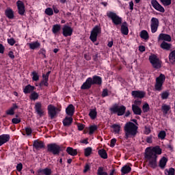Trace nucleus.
<instances>
[{
	"instance_id": "1",
	"label": "nucleus",
	"mask_w": 175,
	"mask_h": 175,
	"mask_svg": "<svg viewBox=\"0 0 175 175\" xmlns=\"http://www.w3.org/2000/svg\"><path fill=\"white\" fill-rule=\"evenodd\" d=\"M161 154H162V149L159 146L146 148L144 158L146 162H148V166H150V167L157 169L158 166V155H161Z\"/></svg>"
},
{
	"instance_id": "2",
	"label": "nucleus",
	"mask_w": 175,
	"mask_h": 175,
	"mask_svg": "<svg viewBox=\"0 0 175 175\" xmlns=\"http://www.w3.org/2000/svg\"><path fill=\"white\" fill-rule=\"evenodd\" d=\"M125 139L135 137L137 135V126L132 122H127L124 126Z\"/></svg>"
},
{
	"instance_id": "3",
	"label": "nucleus",
	"mask_w": 175,
	"mask_h": 175,
	"mask_svg": "<svg viewBox=\"0 0 175 175\" xmlns=\"http://www.w3.org/2000/svg\"><path fill=\"white\" fill-rule=\"evenodd\" d=\"M47 151L53 155H59L62 151H64V148L55 143H52L47 145Z\"/></svg>"
},
{
	"instance_id": "4",
	"label": "nucleus",
	"mask_w": 175,
	"mask_h": 175,
	"mask_svg": "<svg viewBox=\"0 0 175 175\" xmlns=\"http://www.w3.org/2000/svg\"><path fill=\"white\" fill-rule=\"evenodd\" d=\"M101 33H102V27H100V25L94 26L90 33V40L93 43H95V42L98 40V36L100 35Z\"/></svg>"
},
{
	"instance_id": "5",
	"label": "nucleus",
	"mask_w": 175,
	"mask_h": 175,
	"mask_svg": "<svg viewBox=\"0 0 175 175\" xmlns=\"http://www.w3.org/2000/svg\"><path fill=\"white\" fill-rule=\"evenodd\" d=\"M112 114H117V116H121L125 114L126 111V107L124 105L118 106V105H113L109 109Z\"/></svg>"
},
{
	"instance_id": "6",
	"label": "nucleus",
	"mask_w": 175,
	"mask_h": 175,
	"mask_svg": "<svg viewBox=\"0 0 175 175\" xmlns=\"http://www.w3.org/2000/svg\"><path fill=\"white\" fill-rule=\"evenodd\" d=\"M107 17H109V18H111L114 25H121V24H122V18L120 17V16L117 15V14H116L115 12H107Z\"/></svg>"
},
{
	"instance_id": "7",
	"label": "nucleus",
	"mask_w": 175,
	"mask_h": 175,
	"mask_svg": "<svg viewBox=\"0 0 175 175\" xmlns=\"http://www.w3.org/2000/svg\"><path fill=\"white\" fill-rule=\"evenodd\" d=\"M149 61L154 69H161L162 68V62L156 55H151L149 57Z\"/></svg>"
},
{
	"instance_id": "8",
	"label": "nucleus",
	"mask_w": 175,
	"mask_h": 175,
	"mask_svg": "<svg viewBox=\"0 0 175 175\" xmlns=\"http://www.w3.org/2000/svg\"><path fill=\"white\" fill-rule=\"evenodd\" d=\"M166 80V77L163 74H160V75L156 78V83L154 85V89L156 91H162V87L163 86V83Z\"/></svg>"
},
{
	"instance_id": "9",
	"label": "nucleus",
	"mask_w": 175,
	"mask_h": 175,
	"mask_svg": "<svg viewBox=\"0 0 175 175\" xmlns=\"http://www.w3.org/2000/svg\"><path fill=\"white\" fill-rule=\"evenodd\" d=\"M57 110L61 111V109L55 108L54 105H48V116H49L51 120H53L54 117L57 116Z\"/></svg>"
},
{
	"instance_id": "10",
	"label": "nucleus",
	"mask_w": 175,
	"mask_h": 175,
	"mask_svg": "<svg viewBox=\"0 0 175 175\" xmlns=\"http://www.w3.org/2000/svg\"><path fill=\"white\" fill-rule=\"evenodd\" d=\"M158 27H159V20L157 18H152L150 24L152 33H155L158 31Z\"/></svg>"
},
{
	"instance_id": "11",
	"label": "nucleus",
	"mask_w": 175,
	"mask_h": 175,
	"mask_svg": "<svg viewBox=\"0 0 175 175\" xmlns=\"http://www.w3.org/2000/svg\"><path fill=\"white\" fill-rule=\"evenodd\" d=\"M62 31V34L65 38H68V36H72V35H73V29L68 25H64Z\"/></svg>"
},
{
	"instance_id": "12",
	"label": "nucleus",
	"mask_w": 175,
	"mask_h": 175,
	"mask_svg": "<svg viewBox=\"0 0 175 175\" xmlns=\"http://www.w3.org/2000/svg\"><path fill=\"white\" fill-rule=\"evenodd\" d=\"M16 6L18 8V13L20 16H24L25 13V5H24V2L18 0L16 2Z\"/></svg>"
},
{
	"instance_id": "13",
	"label": "nucleus",
	"mask_w": 175,
	"mask_h": 175,
	"mask_svg": "<svg viewBox=\"0 0 175 175\" xmlns=\"http://www.w3.org/2000/svg\"><path fill=\"white\" fill-rule=\"evenodd\" d=\"M151 5L155 10H157L158 12H160L161 13H165V8L159 4L158 1L157 0H151Z\"/></svg>"
},
{
	"instance_id": "14",
	"label": "nucleus",
	"mask_w": 175,
	"mask_h": 175,
	"mask_svg": "<svg viewBox=\"0 0 175 175\" xmlns=\"http://www.w3.org/2000/svg\"><path fill=\"white\" fill-rule=\"evenodd\" d=\"M131 95L135 99H143L146 96V93L141 90H134L131 92Z\"/></svg>"
},
{
	"instance_id": "15",
	"label": "nucleus",
	"mask_w": 175,
	"mask_h": 175,
	"mask_svg": "<svg viewBox=\"0 0 175 175\" xmlns=\"http://www.w3.org/2000/svg\"><path fill=\"white\" fill-rule=\"evenodd\" d=\"M92 85V78L88 77L81 86V90H90Z\"/></svg>"
},
{
	"instance_id": "16",
	"label": "nucleus",
	"mask_w": 175,
	"mask_h": 175,
	"mask_svg": "<svg viewBox=\"0 0 175 175\" xmlns=\"http://www.w3.org/2000/svg\"><path fill=\"white\" fill-rule=\"evenodd\" d=\"M33 148H36V150H39L44 148L46 147V145H44V142H43L42 141L36 139L33 141Z\"/></svg>"
},
{
	"instance_id": "17",
	"label": "nucleus",
	"mask_w": 175,
	"mask_h": 175,
	"mask_svg": "<svg viewBox=\"0 0 175 175\" xmlns=\"http://www.w3.org/2000/svg\"><path fill=\"white\" fill-rule=\"evenodd\" d=\"M159 42L163 40V42H172V36L169 34L161 33L158 37Z\"/></svg>"
},
{
	"instance_id": "18",
	"label": "nucleus",
	"mask_w": 175,
	"mask_h": 175,
	"mask_svg": "<svg viewBox=\"0 0 175 175\" xmlns=\"http://www.w3.org/2000/svg\"><path fill=\"white\" fill-rule=\"evenodd\" d=\"M34 109L38 116L40 117H43V114H44V111L42 109V103H36L34 107Z\"/></svg>"
},
{
	"instance_id": "19",
	"label": "nucleus",
	"mask_w": 175,
	"mask_h": 175,
	"mask_svg": "<svg viewBox=\"0 0 175 175\" xmlns=\"http://www.w3.org/2000/svg\"><path fill=\"white\" fill-rule=\"evenodd\" d=\"M10 140V135L9 134H3L0 135V147L3 146L5 143H8Z\"/></svg>"
},
{
	"instance_id": "20",
	"label": "nucleus",
	"mask_w": 175,
	"mask_h": 175,
	"mask_svg": "<svg viewBox=\"0 0 175 175\" xmlns=\"http://www.w3.org/2000/svg\"><path fill=\"white\" fill-rule=\"evenodd\" d=\"M92 83L93 85H102V77L97 75L93 76L92 78Z\"/></svg>"
},
{
	"instance_id": "21",
	"label": "nucleus",
	"mask_w": 175,
	"mask_h": 175,
	"mask_svg": "<svg viewBox=\"0 0 175 175\" xmlns=\"http://www.w3.org/2000/svg\"><path fill=\"white\" fill-rule=\"evenodd\" d=\"M75 106L72 104H70L66 109V113L70 117H73L75 114Z\"/></svg>"
},
{
	"instance_id": "22",
	"label": "nucleus",
	"mask_w": 175,
	"mask_h": 175,
	"mask_svg": "<svg viewBox=\"0 0 175 175\" xmlns=\"http://www.w3.org/2000/svg\"><path fill=\"white\" fill-rule=\"evenodd\" d=\"M5 15L9 20H13L14 18V11L12 8H7L5 10Z\"/></svg>"
},
{
	"instance_id": "23",
	"label": "nucleus",
	"mask_w": 175,
	"mask_h": 175,
	"mask_svg": "<svg viewBox=\"0 0 175 175\" xmlns=\"http://www.w3.org/2000/svg\"><path fill=\"white\" fill-rule=\"evenodd\" d=\"M35 90H36V88H35V86H32L29 84L27 85L25 88H23V92L24 94H25V95H27V94H32V92H33Z\"/></svg>"
},
{
	"instance_id": "24",
	"label": "nucleus",
	"mask_w": 175,
	"mask_h": 175,
	"mask_svg": "<svg viewBox=\"0 0 175 175\" xmlns=\"http://www.w3.org/2000/svg\"><path fill=\"white\" fill-rule=\"evenodd\" d=\"M121 33L122 35H128L129 33V29L128 28V23L126 22H124L121 25Z\"/></svg>"
},
{
	"instance_id": "25",
	"label": "nucleus",
	"mask_w": 175,
	"mask_h": 175,
	"mask_svg": "<svg viewBox=\"0 0 175 175\" xmlns=\"http://www.w3.org/2000/svg\"><path fill=\"white\" fill-rule=\"evenodd\" d=\"M38 173V174L51 175L53 171L51 170V168L46 167L44 169H39Z\"/></svg>"
},
{
	"instance_id": "26",
	"label": "nucleus",
	"mask_w": 175,
	"mask_h": 175,
	"mask_svg": "<svg viewBox=\"0 0 175 175\" xmlns=\"http://www.w3.org/2000/svg\"><path fill=\"white\" fill-rule=\"evenodd\" d=\"M72 122H73V118H72V116H66L63 120V125L64 126H70Z\"/></svg>"
},
{
	"instance_id": "27",
	"label": "nucleus",
	"mask_w": 175,
	"mask_h": 175,
	"mask_svg": "<svg viewBox=\"0 0 175 175\" xmlns=\"http://www.w3.org/2000/svg\"><path fill=\"white\" fill-rule=\"evenodd\" d=\"M166 163H167V158H166L165 157H163L160 159L159 163V166L161 169V170H163V169L166 167Z\"/></svg>"
},
{
	"instance_id": "28",
	"label": "nucleus",
	"mask_w": 175,
	"mask_h": 175,
	"mask_svg": "<svg viewBox=\"0 0 175 175\" xmlns=\"http://www.w3.org/2000/svg\"><path fill=\"white\" fill-rule=\"evenodd\" d=\"M120 172L122 174H128V173L132 172V167L128 165H125L122 167Z\"/></svg>"
},
{
	"instance_id": "29",
	"label": "nucleus",
	"mask_w": 175,
	"mask_h": 175,
	"mask_svg": "<svg viewBox=\"0 0 175 175\" xmlns=\"http://www.w3.org/2000/svg\"><path fill=\"white\" fill-rule=\"evenodd\" d=\"M66 152L71 157H76L77 155V149H73L72 147H67Z\"/></svg>"
},
{
	"instance_id": "30",
	"label": "nucleus",
	"mask_w": 175,
	"mask_h": 175,
	"mask_svg": "<svg viewBox=\"0 0 175 175\" xmlns=\"http://www.w3.org/2000/svg\"><path fill=\"white\" fill-rule=\"evenodd\" d=\"M160 47L161 49H163V50H166L167 51H169V50L172 49V44H169L166 42V41H163L160 45Z\"/></svg>"
},
{
	"instance_id": "31",
	"label": "nucleus",
	"mask_w": 175,
	"mask_h": 175,
	"mask_svg": "<svg viewBox=\"0 0 175 175\" xmlns=\"http://www.w3.org/2000/svg\"><path fill=\"white\" fill-rule=\"evenodd\" d=\"M29 47L30 50H36L40 47V43L38 41L29 43Z\"/></svg>"
},
{
	"instance_id": "32",
	"label": "nucleus",
	"mask_w": 175,
	"mask_h": 175,
	"mask_svg": "<svg viewBox=\"0 0 175 175\" xmlns=\"http://www.w3.org/2000/svg\"><path fill=\"white\" fill-rule=\"evenodd\" d=\"M132 110L135 116H142V108L137 105H132Z\"/></svg>"
},
{
	"instance_id": "33",
	"label": "nucleus",
	"mask_w": 175,
	"mask_h": 175,
	"mask_svg": "<svg viewBox=\"0 0 175 175\" xmlns=\"http://www.w3.org/2000/svg\"><path fill=\"white\" fill-rule=\"evenodd\" d=\"M89 117H90L91 120H95L96 118V116H98V112L96 111V108L91 109L90 110Z\"/></svg>"
},
{
	"instance_id": "34",
	"label": "nucleus",
	"mask_w": 175,
	"mask_h": 175,
	"mask_svg": "<svg viewBox=\"0 0 175 175\" xmlns=\"http://www.w3.org/2000/svg\"><path fill=\"white\" fill-rule=\"evenodd\" d=\"M98 154L100 158H103V159H107V152H106V150L100 149L98 151Z\"/></svg>"
},
{
	"instance_id": "35",
	"label": "nucleus",
	"mask_w": 175,
	"mask_h": 175,
	"mask_svg": "<svg viewBox=\"0 0 175 175\" xmlns=\"http://www.w3.org/2000/svg\"><path fill=\"white\" fill-rule=\"evenodd\" d=\"M111 128L113 129L114 133L117 135L120 134V131H121V126L120 124H113L111 126Z\"/></svg>"
},
{
	"instance_id": "36",
	"label": "nucleus",
	"mask_w": 175,
	"mask_h": 175,
	"mask_svg": "<svg viewBox=\"0 0 175 175\" xmlns=\"http://www.w3.org/2000/svg\"><path fill=\"white\" fill-rule=\"evenodd\" d=\"M140 38L144 39V40H148L150 36H148V32L146 30H142L140 33Z\"/></svg>"
},
{
	"instance_id": "37",
	"label": "nucleus",
	"mask_w": 175,
	"mask_h": 175,
	"mask_svg": "<svg viewBox=\"0 0 175 175\" xmlns=\"http://www.w3.org/2000/svg\"><path fill=\"white\" fill-rule=\"evenodd\" d=\"M59 31H61V25L56 24L54 25L52 27V32L53 33H54L55 35H57V33H58V32H59Z\"/></svg>"
},
{
	"instance_id": "38",
	"label": "nucleus",
	"mask_w": 175,
	"mask_h": 175,
	"mask_svg": "<svg viewBox=\"0 0 175 175\" xmlns=\"http://www.w3.org/2000/svg\"><path fill=\"white\" fill-rule=\"evenodd\" d=\"M29 99L31 100H37V99H39V94L35 91L32 92L29 96Z\"/></svg>"
},
{
	"instance_id": "39",
	"label": "nucleus",
	"mask_w": 175,
	"mask_h": 175,
	"mask_svg": "<svg viewBox=\"0 0 175 175\" xmlns=\"http://www.w3.org/2000/svg\"><path fill=\"white\" fill-rule=\"evenodd\" d=\"M31 76L33 81H39L40 76L36 71H33L31 72Z\"/></svg>"
},
{
	"instance_id": "40",
	"label": "nucleus",
	"mask_w": 175,
	"mask_h": 175,
	"mask_svg": "<svg viewBox=\"0 0 175 175\" xmlns=\"http://www.w3.org/2000/svg\"><path fill=\"white\" fill-rule=\"evenodd\" d=\"M165 175H174L175 174V170L173 167H170L168 170L165 169L164 171Z\"/></svg>"
},
{
	"instance_id": "41",
	"label": "nucleus",
	"mask_w": 175,
	"mask_h": 175,
	"mask_svg": "<svg viewBox=\"0 0 175 175\" xmlns=\"http://www.w3.org/2000/svg\"><path fill=\"white\" fill-rule=\"evenodd\" d=\"M92 154V148L91 147H88L85 148L84 150V155L85 157H90Z\"/></svg>"
},
{
	"instance_id": "42",
	"label": "nucleus",
	"mask_w": 175,
	"mask_h": 175,
	"mask_svg": "<svg viewBox=\"0 0 175 175\" xmlns=\"http://www.w3.org/2000/svg\"><path fill=\"white\" fill-rule=\"evenodd\" d=\"M95 131H98V126L96 125H92L89 128V135H94Z\"/></svg>"
},
{
	"instance_id": "43",
	"label": "nucleus",
	"mask_w": 175,
	"mask_h": 175,
	"mask_svg": "<svg viewBox=\"0 0 175 175\" xmlns=\"http://www.w3.org/2000/svg\"><path fill=\"white\" fill-rule=\"evenodd\" d=\"M43 79L39 83L40 87H49V79H46V78H42Z\"/></svg>"
},
{
	"instance_id": "44",
	"label": "nucleus",
	"mask_w": 175,
	"mask_h": 175,
	"mask_svg": "<svg viewBox=\"0 0 175 175\" xmlns=\"http://www.w3.org/2000/svg\"><path fill=\"white\" fill-rule=\"evenodd\" d=\"M169 59L170 62H175V50L172 51L169 55Z\"/></svg>"
},
{
	"instance_id": "45",
	"label": "nucleus",
	"mask_w": 175,
	"mask_h": 175,
	"mask_svg": "<svg viewBox=\"0 0 175 175\" xmlns=\"http://www.w3.org/2000/svg\"><path fill=\"white\" fill-rule=\"evenodd\" d=\"M142 110L144 113H148V111H150V105H148V103H146L142 106Z\"/></svg>"
},
{
	"instance_id": "46",
	"label": "nucleus",
	"mask_w": 175,
	"mask_h": 175,
	"mask_svg": "<svg viewBox=\"0 0 175 175\" xmlns=\"http://www.w3.org/2000/svg\"><path fill=\"white\" fill-rule=\"evenodd\" d=\"M161 109L163 111L164 114H167L169 110H170V105H164L162 106Z\"/></svg>"
},
{
	"instance_id": "47",
	"label": "nucleus",
	"mask_w": 175,
	"mask_h": 175,
	"mask_svg": "<svg viewBox=\"0 0 175 175\" xmlns=\"http://www.w3.org/2000/svg\"><path fill=\"white\" fill-rule=\"evenodd\" d=\"M159 139H161V140H163L166 137V131H161L158 134Z\"/></svg>"
},
{
	"instance_id": "48",
	"label": "nucleus",
	"mask_w": 175,
	"mask_h": 175,
	"mask_svg": "<svg viewBox=\"0 0 175 175\" xmlns=\"http://www.w3.org/2000/svg\"><path fill=\"white\" fill-rule=\"evenodd\" d=\"M98 175H107V172L103 171V167H99L97 170Z\"/></svg>"
},
{
	"instance_id": "49",
	"label": "nucleus",
	"mask_w": 175,
	"mask_h": 175,
	"mask_svg": "<svg viewBox=\"0 0 175 175\" xmlns=\"http://www.w3.org/2000/svg\"><path fill=\"white\" fill-rule=\"evenodd\" d=\"M161 99L165 100L169 98V96L170 95V94L169 93V92L165 91L161 93Z\"/></svg>"
},
{
	"instance_id": "50",
	"label": "nucleus",
	"mask_w": 175,
	"mask_h": 175,
	"mask_svg": "<svg viewBox=\"0 0 175 175\" xmlns=\"http://www.w3.org/2000/svg\"><path fill=\"white\" fill-rule=\"evenodd\" d=\"M45 13L47 14V16H53V14H54V11L51 8H47L45 10Z\"/></svg>"
},
{
	"instance_id": "51",
	"label": "nucleus",
	"mask_w": 175,
	"mask_h": 175,
	"mask_svg": "<svg viewBox=\"0 0 175 175\" xmlns=\"http://www.w3.org/2000/svg\"><path fill=\"white\" fill-rule=\"evenodd\" d=\"M160 2H161L164 6H169L172 5V0H160Z\"/></svg>"
},
{
	"instance_id": "52",
	"label": "nucleus",
	"mask_w": 175,
	"mask_h": 175,
	"mask_svg": "<svg viewBox=\"0 0 175 175\" xmlns=\"http://www.w3.org/2000/svg\"><path fill=\"white\" fill-rule=\"evenodd\" d=\"M101 96L102 98H106V96H109V90H107V88L103 90Z\"/></svg>"
},
{
	"instance_id": "53",
	"label": "nucleus",
	"mask_w": 175,
	"mask_h": 175,
	"mask_svg": "<svg viewBox=\"0 0 175 175\" xmlns=\"http://www.w3.org/2000/svg\"><path fill=\"white\" fill-rule=\"evenodd\" d=\"M7 40L10 46H14V44H16V40H14V38H8Z\"/></svg>"
},
{
	"instance_id": "54",
	"label": "nucleus",
	"mask_w": 175,
	"mask_h": 175,
	"mask_svg": "<svg viewBox=\"0 0 175 175\" xmlns=\"http://www.w3.org/2000/svg\"><path fill=\"white\" fill-rule=\"evenodd\" d=\"M12 122L15 124H20L21 122V118H14L12 119Z\"/></svg>"
},
{
	"instance_id": "55",
	"label": "nucleus",
	"mask_w": 175,
	"mask_h": 175,
	"mask_svg": "<svg viewBox=\"0 0 175 175\" xmlns=\"http://www.w3.org/2000/svg\"><path fill=\"white\" fill-rule=\"evenodd\" d=\"M25 131L27 136L32 135V129H31V127H26Z\"/></svg>"
},
{
	"instance_id": "56",
	"label": "nucleus",
	"mask_w": 175,
	"mask_h": 175,
	"mask_svg": "<svg viewBox=\"0 0 175 175\" xmlns=\"http://www.w3.org/2000/svg\"><path fill=\"white\" fill-rule=\"evenodd\" d=\"M5 114H7V116H14V111L13 109L10 108L5 111Z\"/></svg>"
},
{
	"instance_id": "57",
	"label": "nucleus",
	"mask_w": 175,
	"mask_h": 175,
	"mask_svg": "<svg viewBox=\"0 0 175 175\" xmlns=\"http://www.w3.org/2000/svg\"><path fill=\"white\" fill-rule=\"evenodd\" d=\"M38 54H41L42 55H43L44 58H46V49H44V48H42L39 51H38Z\"/></svg>"
},
{
	"instance_id": "58",
	"label": "nucleus",
	"mask_w": 175,
	"mask_h": 175,
	"mask_svg": "<svg viewBox=\"0 0 175 175\" xmlns=\"http://www.w3.org/2000/svg\"><path fill=\"white\" fill-rule=\"evenodd\" d=\"M116 143H117V139L116 138H113L111 139L110 141V147H115Z\"/></svg>"
},
{
	"instance_id": "59",
	"label": "nucleus",
	"mask_w": 175,
	"mask_h": 175,
	"mask_svg": "<svg viewBox=\"0 0 175 175\" xmlns=\"http://www.w3.org/2000/svg\"><path fill=\"white\" fill-rule=\"evenodd\" d=\"M140 105H142V100H139V99H136L134 101V105H132V106H138V107H139Z\"/></svg>"
},
{
	"instance_id": "60",
	"label": "nucleus",
	"mask_w": 175,
	"mask_h": 175,
	"mask_svg": "<svg viewBox=\"0 0 175 175\" xmlns=\"http://www.w3.org/2000/svg\"><path fill=\"white\" fill-rule=\"evenodd\" d=\"M90 169L91 167H90V164L86 163L84 167L83 173H87V172H88V170H90Z\"/></svg>"
},
{
	"instance_id": "61",
	"label": "nucleus",
	"mask_w": 175,
	"mask_h": 175,
	"mask_svg": "<svg viewBox=\"0 0 175 175\" xmlns=\"http://www.w3.org/2000/svg\"><path fill=\"white\" fill-rule=\"evenodd\" d=\"M16 170L21 172L23 170V163H19L16 165Z\"/></svg>"
},
{
	"instance_id": "62",
	"label": "nucleus",
	"mask_w": 175,
	"mask_h": 175,
	"mask_svg": "<svg viewBox=\"0 0 175 175\" xmlns=\"http://www.w3.org/2000/svg\"><path fill=\"white\" fill-rule=\"evenodd\" d=\"M51 73V71H48L46 75H42V78L46 79V80H49V77L50 76V74Z\"/></svg>"
},
{
	"instance_id": "63",
	"label": "nucleus",
	"mask_w": 175,
	"mask_h": 175,
	"mask_svg": "<svg viewBox=\"0 0 175 175\" xmlns=\"http://www.w3.org/2000/svg\"><path fill=\"white\" fill-rule=\"evenodd\" d=\"M145 133L146 135H150L151 133V128L150 126H145Z\"/></svg>"
},
{
	"instance_id": "64",
	"label": "nucleus",
	"mask_w": 175,
	"mask_h": 175,
	"mask_svg": "<svg viewBox=\"0 0 175 175\" xmlns=\"http://www.w3.org/2000/svg\"><path fill=\"white\" fill-rule=\"evenodd\" d=\"M77 126H78V131H83L84 128H85V125L83 124H78Z\"/></svg>"
}]
</instances>
